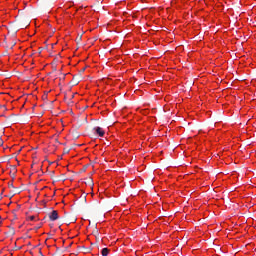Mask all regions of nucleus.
Here are the masks:
<instances>
[{"label":"nucleus","mask_w":256,"mask_h":256,"mask_svg":"<svg viewBox=\"0 0 256 256\" xmlns=\"http://www.w3.org/2000/svg\"><path fill=\"white\" fill-rule=\"evenodd\" d=\"M48 217L50 221H57V219H59V213L57 210H53L50 214H48Z\"/></svg>","instance_id":"obj_1"},{"label":"nucleus","mask_w":256,"mask_h":256,"mask_svg":"<svg viewBox=\"0 0 256 256\" xmlns=\"http://www.w3.org/2000/svg\"><path fill=\"white\" fill-rule=\"evenodd\" d=\"M94 131L99 137H103L105 135V131L101 127H95Z\"/></svg>","instance_id":"obj_2"},{"label":"nucleus","mask_w":256,"mask_h":256,"mask_svg":"<svg viewBox=\"0 0 256 256\" xmlns=\"http://www.w3.org/2000/svg\"><path fill=\"white\" fill-rule=\"evenodd\" d=\"M101 253H102V256H108L109 255V249L108 248H103Z\"/></svg>","instance_id":"obj_3"},{"label":"nucleus","mask_w":256,"mask_h":256,"mask_svg":"<svg viewBox=\"0 0 256 256\" xmlns=\"http://www.w3.org/2000/svg\"><path fill=\"white\" fill-rule=\"evenodd\" d=\"M8 187H9L10 189H14V188H15V186H13V182H9V183H8Z\"/></svg>","instance_id":"obj_4"},{"label":"nucleus","mask_w":256,"mask_h":256,"mask_svg":"<svg viewBox=\"0 0 256 256\" xmlns=\"http://www.w3.org/2000/svg\"><path fill=\"white\" fill-rule=\"evenodd\" d=\"M11 169H12L13 173H17V168L15 166H11Z\"/></svg>","instance_id":"obj_5"},{"label":"nucleus","mask_w":256,"mask_h":256,"mask_svg":"<svg viewBox=\"0 0 256 256\" xmlns=\"http://www.w3.org/2000/svg\"><path fill=\"white\" fill-rule=\"evenodd\" d=\"M73 83L74 85H78L79 84V81L75 80V77L73 78Z\"/></svg>","instance_id":"obj_6"},{"label":"nucleus","mask_w":256,"mask_h":256,"mask_svg":"<svg viewBox=\"0 0 256 256\" xmlns=\"http://www.w3.org/2000/svg\"><path fill=\"white\" fill-rule=\"evenodd\" d=\"M28 219H29L30 221H35V216H30V217H28Z\"/></svg>","instance_id":"obj_7"},{"label":"nucleus","mask_w":256,"mask_h":256,"mask_svg":"<svg viewBox=\"0 0 256 256\" xmlns=\"http://www.w3.org/2000/svg\"><path fill=\"white\" fill-rule=\"evenodd\" d=\"M94 234H95V235H99V230H97V229L94 230Z\"/></svg>","instance_id":"obj_8"},{"label":"nucleus","mask_w":256,"mask_h":256,"mask_svg":"<svg viewBox=\"0 0 256 256\" xmlns=\"http://www.w3.org/2000/svg\"><path fill=\"white\" fill-rule=\"evenodd\" d=\"M39 255L43 256V252H41V249H39Z\"/></svg>","instance_id":"obj_9"},{"label":"nucleus","mask_w":256,"mask_h":256,"mask_svg":"<svg viewBox=\"0 0 256 256\" xmlns=\"http://www.w3.org/2000/svg\"><path fill=\"white\" fill-rule=\"evenodd\" d=\"M130 173H135V169H133V170L130 169Z\"/></svg>","instance_id":"obj_10"},{"label":"nucleus","mask_w":256,"mask_h":256,"mask_svg":"<svg viewBox=\"0 0 256 256\" xmlns=\"http://www.w3.org/2000/svg\"><path fill=\"white\" fill-rule=\"evenodd\" d=\"M41 51H43V48H39V53H41Z\"/></svg>","instance_id":"obj_11"},{"label":"nucleus","mask_w":256,"mask_h":256,"mask_svg":"<svg viewBox=\"0 0 256 256\" xmlns=\"http://www.w3.org/2000/svg\"><path fill=\"white\" fill-rule=\"evenodd\" d=\"M131 181H135V178H130Z\"/></svg>","instance_id":"obj_12"},{"label":"nucleus","mask_w":256,"mask_h":256,"mask_svg":"<svg viewBox=\"0 0 256 256\" xmlns=\"http://www.w3.org/2000/svg\"><path fill=\"white\" fill-rule=\"evenodd\" d=\"M65 153H69V150H65Z\"/></svg>","instance_id":"obj_13"},{"label":"nucleus","mask_w":256,"mask_h":256,"mask_svg":"<svg viewBox=\"0 0 256 256\" xmlns=\"http://www.w3.org/2000/svg\"><path fill=\"white\" fill-rule=\"evenodd\" d=\"M133 19H135V15H132Z\"/></svg>","instance_id":"obj_14"},{"label":"nucleus","mask_w":256,"mask_h":256,"mask_svg":"<svg viewBox=\"0 0 256 256\" xmlns=\"http://www.w3.org/2000/svg\"><path fill=\"white\" fill-rule=\"evenodd\" d=\"M85 71V68L82 69V72Z\"/></svg>","instance_id":"obj_15"},{"label":"nucleus","mask_w":256,"mask_h":256,"mask_svg":"<svg viewBox=\"0 0 256 256\" xmlns=\"http://www.w3.org/2000/svg\"><path fill=\"white\" fill-rule=\"evenodd\" d=\"M3 107V109H5V106H2Z\"/></svg>","instance_id":"obj_16"}]
</instances>
